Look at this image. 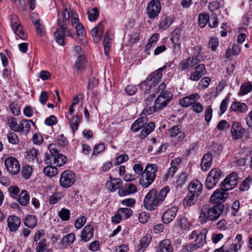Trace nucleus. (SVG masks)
Segmentation results:
<instances>
[{
  "instance_id": "nucleus-54",
  "label": "nucleus",
  "mask_w": 252,
  "mask_h": 252,
  "mask_svg": "<svg viewBox=\"0 0 252 252\" xmlns=\"http://www.w3.org/2000/svg\"><path fill=\"white\" fill-rule=\"evenodd\" d=\"M7 138L9 143L12 144H16L19 142V138L14 132H10L7 134Z\"/></svg>"
},
{
  "instance_id": "nucleus-43",
  "label": "nucleus",
  "mask_w": 252,
  "mask_h": 252,
  "mask_svg": "<svg viewBox=\"0 0 252 252\" xmlns=\"http://www.w3.org/2000/svg\"><path fill=\"white\" fill-rule=\"evenodd\" d=\"M159 37V35L158 33H154L151 37L150 39L148 41V42L145 47V51H148L150 48L155 46L158 38Z\"/></svg>"
},
{
  "instance_id": "nucleus-47",
  "label": "nucleus",
  "mask_w": 252,
  "mask_h": 252,
  "mask_svg": "<svg viewBox=\"0 0 252 252\" xmlns=\"http://www.w3.org/2000/svg\"><path fill=\"white\" fill-rule=\"evenodd\" d=\"M10 128L14 131H19V124H18L16 119L14 117H10L8 120Z\"/></svg>"
},
{
  "instance_id": "nucleus-53",
  "label": "nucleus",
  "mask_w": 252,
  "mask_h": 252,
  "mask_svg": "<svg viewBox=\"0 0 252 252\" xmlns=\"http://www.w3.org/2000/svg\"><path fill=\"white\" fill-rule=\"evenodd\" d=\"M32 167L30 165H25L22 169V173L23 176L26 178H29L32 173Z\"/></svg>"
},
{
  "instance_id": "nucleus-18",
  "label": "nucleus",
  "mask_w": 252,
  "mask_h": 252,
  "mask_svg": "<svg viewBox=\"0 0 252 252\" xmlns=\"http://www.w3.org/2000/svg\"><path fill=\"white\" fill-rule=\"evenodd\" d=\"M200 98V97L197 93L193 94L181 99L179 101V103L183 107H188L191 105L194 101L199 99Z\"/></svg>"
},
{
  "instance_id": "nucleus-23",
  "label": "nucleus",
  "mask_w": 252,
  "mask_h": 252,
  "mask_svg": "<svg viewBox=\"0 0 252 252\" xmlns=\"http://www.w3.org/2000/svg\"><path fill=\"white\" fill-rule=\"evenodd\" d=\"M94 235V228L90 224H87L83 229L81 234V238L84 242L89 241Z\"/></svg>"
},
{
  "instance_id": "nucleus-10",
  "label": "nucleus",
  "mask_w": 252,
  "mask_h": 252,
  "mask_svg": "<svg viewBox=\"0 0 252 252\" xmlns=\"http://www.w3.org/2000/svg\"><path fill=\"white\" fill-rule=\"evenodd\" d=\"M11 26L15 33L20 38L24 40L27 38V35L24 32L23 27L19 23V19L17 16L13 15L11 17Z\"/></svg>"
},
{
  "instance_id": "nucleus-29",
  "label": "nucleus",
  "mask_w": 252,
  "mask_h": 252,
  "mask_svg": "<svg viewBox=\"0 0 252 252\" xmlns=\"http://www.w3.org/2000/svg\"><path fill=\"white\" fill-rule=\"evenodd\" d=\"M152 236L150 234H147L140 240L137 246V251L143 252L151 242Z\"/></svg>"
},
{
  "instance_id": "nucleus-63",
  "label": "nucleus",
  "mask_w": 252,
  "mask_h": 252,
  "mask_svg": "<svg viewBox=\"0 0 252 252\" xmlns=\"http://www.w3.org/2000/svg\"><path fill=\"white\" fill-rule=\"evenodd\" d=\"M198 249L193 244H189L183 247L182 252H192L197 250Z\"/></svg>"
},
{
  "instance_id": "nucleus-48",
  "label": "nucleus",
  "mask_w": 252,
  "mask_h": 252,
  "mask_svg": "<svg viewBox=\"0 0 252 252\" xmlns=\"http://www.w3.org/2000/svg\"><path fill=\"white\" fill-rule=\"evenodd\" d=\"M119 213H120L122 217L127 219L132 215V211L130 208H120L119 210Z\"/></svg>"
},
{
  "instance_id": "nucleus-41",
  "label": "nucleus",
  "mask_w": 252,
  "mask_h": 252,
  "mask_svg": "<svg viewBox=\"0 0 252 252\" xmlns=\"http://www.w3.org/2000/svg\"><path fill=\"white\" fill-rule=\"evenodd\" d=\"M252 90V85L250 82L243 83L240 87L239 95H244L250 93Z\"/></svg>"
},
{
  "instance_id": "nucleus-49",
  "label": "nucleus",
  "mask_w": 252,
  "mask_h": 252,
  "mask_svg": "<svg viewBox=\"0 0 252 252\" xmlns=\"http://www.w3.org/2000/svg\"><path fill=\"white\" fill-rule=\"evenodd\" d=\"M99 15L98 10L97 8H93L91 11H88L89 19L91 21H95Z\"/></svg>"
},
{
  "instance_id": "nucleus-59",
  "label": "nucleus",
  "mask_w": 252,
  "mask_h": 252,
  "mask_svg": "<svg viewBox=\"0 0 252 252\" xmlns=\"http://www.w3.org/2000/svg\"><path fill=\"white\" fill-rule=\"evenodd\" d=\"M63 197V194L61 192H56L53 194L50 199V203L51 204L57 203Z\"/></svg>"
},
{
  "instance_id": "nucleus-19",
  "label": "nucleus",
  "mask_w": 252,
  "mask_h": 252,
  "mask_svg": "<svg viewBox=\"0 0 252 252\" xmlns=\"http://www.w3.org/2000/svg\"><path fill=\"white\" fill-rule=\"evenodd\" d=\"M189 192L199 196L202 192V184L198 180L191 181L188 186Z\"/></svg>"
},
{
  "instance_id": "nucleus-27",
  "label": "nucleus",
  "mask_w": 252,
  "mask_h": 252,
  "mask_svg": "<svg viewBox=\"0 0 252 252\" xmlns=\"http://www.w3.org/2000/svg\"><path fill=\"white\" fill-rule=\"evenodd\" d=\"M123 185V182L121 179L119 178H115L113 180L108 181L106 186L111 191H115L117 189H121Z\"/></svg>"
},
{
  "instance_id": "nucleus-51",
  "label": "nucleus",
  "mask_w": 252,
  "mask_h": 252,
  "mask_svg": "<svg viewBox=\"0 0 252 252\" xmlns=\"http://www.w3.org/2000/svg\"><path fill=\"white\" fill-rule=\"evenodd\" d=\"M179 225L183 229L187 230L189 228L190 224L187 218L183 217L179 220Z\"/></svg>"
},
{
  "instance_id": "nucleus-25",
  "label": "nucleus",
  "mask_w": 252,
  "mask_h": 252,
  "mask_svg": "<svg viewBox=\"0 0 252 252\" xmlns=\"http://www.w3.org/2000/svg\"><path fill=\"white\" fill-rule=\"evenodd\" d=\"M197 195L189 192L183 200V204L184 207H189L194 205L198 200Z\"/></svg>"
},
{
  "instance_id": "nucleus-14",
  "label": "nucleus",
  "mask_w": 252,
  "mask_h": 252,
  "mask_svg": "<svg viewBox=\"0 0 252 252\" xmlns=\"http://www.w3.org/2000/svg\"><path fill=\"white\" fill-rule=\"evenodd\" d=\"M47 164H52L58 166H62L66 162V158L62 154H57L56 155H51L50 157L46 155V159H45Z\"/></svg>"
},
{
  "instance_id": "nucleus-39",
  "label": "nucleus",
  "mask_w": 252,
  "mask_h": 252,
  "mask_svg": "<svg viewBox=\"0 0 252 252\" xmlns=\"http://www.w3.org/2000/svg\"><path fill=\"white\" fill-rule=\"evenodd\" d=\"M31 121L27 120H23L21 121L19 124V132H23L28 133L31 129Z\"/></svg>"
},
{
  "instance_id": "nucleus-44",
  "label": "nucleus",
  "mask_w": 252,
  "mask_h": 252,
  "mask_svg": "<svg viewBox=\"0 0 252 252\" xmlns=\"http://www.w3.org/2000/svg\"><path fill=\"white\" fill-rule=\"evenodd\" d=\"M58 170L55 166H47L44 168L43 172L44 174L48 177H53L56 175Z\"/></svg>"
},
{
  "instance_id": "nucleus-13",
  "label": "nucleus",
  "mask_w": 252,
  "mask_h": 252,
  "mask_svg": "<svg viewBox=\"0 0 252 252\" xmlns=\"http://www.w3.org/2000/svg\"><path fill=\"white\" fill-rule=\"evenodd\" d=\"M227 190L221 188L220 189L216 190L210 197V201L214 204H221L224 202L227 197L228 193Z\"/></svg>"
},
{
  "instance_id": "nucleus-2",
  "label": "nucleus",
  "mask_w": 252,
  "mask_h": 252,
  "mask_svg": "<svg viewBox=\"0 0 252 252\" xmlns=\"http://www.w3.org/2000/svg\"><path fill=\"white\" fill-rule=\"evenodd\" d=\"M222 205H216L211 207L209 204L203 205L199 208L198 220L201 224L206 223L209 221H215L223 212Z\"/></svg>"
},
{
  "instance_id": "nucleus-22",
  "label": "nucleus",
  "mask_w": 252,
  "mask_h": 252,
  "mask_svg": "<svg viewBox=\"0 0 252 252\" xmlns=\"http://www.w3.org/2000/svg\"><path fill=\"white\" fill-rule=\"evenodd\" d=\"M199 61L196 58H189L183 61L180 64L182 70H187L193 67L198 63Z\"/></svg>"
},
{
  "instance_id": "nucleus-11",
  "label": "nucleus",
  "mask_w": 252,
  "mask_h": 252,
  "mask_svg": "<svg viewBox=\"0 0 252 252\" xmlns=\"http://www.w3.org/2000/svg\"><path fill=\"white\" fill-rule=\"evenodd\" d=\"M5 165L7 171L12 175L17 174L20 170V165L18 160L12 157L5 160Z\"/></svg>"
},
{
  "instance_id": "nucleus-4",
  "label": "nucleus",
  "mask_w": 252,
  "mask_h": 252,
  "mask_svg": "<svg viewBox=\"0 0 252 252\" xmlns=\"http://www.w3.org/2000/svg\"><path fill=\"white\" fill-rule=\"evenodd\" d=\"M157 171L158 168L156 164L147 165L140 179L139 184L144 188L148 187L155 179Z\"/></svg>"
},
{
  "instance_id": "nucleus-28",
  "label": "nucleus",
  "mask_w": 252,
  "mask_h": 252,
  "mask_svg": "<svg viewBox=\"0 0 252 252\" xmlns=\"http://www.w3.org/2000/svg\"><path fill=\"white\" fill-rule=\"evenodd\" d=\"M148 120L146 117H142L136 120L131 125V129L134 132H137L143 127L147 124Z\"/></svg>"
},
{
  "instance_id": "nucleus-8",
  "label": "nucleus",
  "mask_w": 252,
  "mask_h": 252,
  "mask_svg": "<svg viewBox=\"0 0 252 252\" xmlns=\"http://www.w3.org/2000/svg\"><path fill=\"white\" fill-rule=\"evenodd\" d=\"M172 94L169 91H165L164 93L160 94L155 101V105L157 110H160L165 107L170 101Z\"/></svg>"
},
{
  "instance_id": "nucleus-1",
  "label": "nucleus",
  "mask_w": 252,
  "mask_h": 252,
  "mask_svg": "<svg viewBox=\"0 0 252 252\" xmlns=\"http://www.w3.org/2000/svg\"><path fill=\"white\" fill-rule=\"evenodd\" d=\"M169 187H165L158 192L155 189L150 190L145 196L143 205L148 211L155 210L165 199L167 193L169 191Z\"/></svg>"
},
{
  "instance_id": "nucleus-5",
  "label": "nucleus",
  "mask_w": 252,
  "mask_h": 252,
  "mask_svg": "<svg viewBox=\"0 0 252 252\" xmlns=\"http://www.w3.org/2000/svg\"><path fill=\"white\" fill-rule=\"evenodd\" d=\"M173 65V63L172 62L167 63L162 67L152 73L149 77L147 78L144 82L141 84V87L144 88V87L147 86L152 88L153 87H155L156 85L159 82L162 77V71L167 68H171Z\"/></svg>"
},
{
  "instance_id": "nucleus-62",
  "label": "nucleus",
  "mask_w": 252,
  "mask_h": 252,
  "mask_svg": "<svg viewBox=\"0 0 252 252\" xmlns=\"http://www.w3.org/2000/svg\"><path fill=\"white\" fill-rule=\"evenodd\" d=\"M128 159V157L126 154L122 155L117 158L114 164L115 165H118L125 161H126Z\"/></svg>"
},
{
  "instance_id": "nucleus-38",
  "label": "nucleus",
  "mask_w": 252,
  "mask_h": 252,
  "mask_svg": "<svg viewBox=\"0 0 252 252\" xmlns=\"http://www.w3.org/2000/svg\"><path fill=\"white\" fill-rule=\"evenodd\" d=\"M111 40L112 39L110 37L109 32H107L105 35V37L103 41L104 52L106 56H108L110 48V42Z\"/></svg>"
},
{
  "instance_id": "nucleus-55",
  "label": "nucleus",
  "mask_w": 252,
  "mask_h": 252,
  "mask_svg": "<svg viewBox=\"0 0 252 252\" xmlns=\"http://www.w3.org/2000/svg\"><path fill=\"white\" fill-rule=\"evenodd\" d=\"M218 183V182L216 180H213L207 176L206 179L205 185L206 188L209 189H213Z\"/></svg>"
},
{
  "instance_id": "nucleus-36",
  "label": "nucleus",
  "mask_w": 252,
  "mask_h": 252,
  "mask_svg": "<svg viewBox=\"0 0 252 252\" xmlns=\"http://www.w3.org/2000/svg\"><path fill=\"white\" fill-rule=\"evenodd\" d=\"M85 57L84 55H80L74 64V68L77 71L83 69L85 67Z\"/></svg>"
},
{
  "instance_id": "nucleus-6",
  "label": "nucleus",
  "mask_w": 252,
  "mask_h": 252,
  "mask_svg": "<svg viewBox=\"0 0 252 252\" xmlns=\"http://www.w3.org/2000/svg\"><path fill=\"white\" fill-rule=\"evenodd\" d=\"M75 180V174L70 170H66L61 174L60 184L63 188H67L73 184Z\"/></svg>"
},
{
  "instance_id": "nucleus-60",
  "label": "nucleus",
  "mask_w": 252,
  "mask_h": 252,
  "mask_svg": "<svg viewBox=\"0 0 252 252\" xmlns=\"http://www.w3.org/2000/svg\"><path fill=\"white\" fill-rule=\"evenodd\" d=\"M86 218L83 216L78 219L75 222L74 225L76 229H80L86 223Z\"/></svg>"
},
{
  "instance_id": "nucleus-34",
  "label": "nucleus",
  "mask_w": 252,
  "mask_h": 252,
  "mask_svg": "<svg viewBox=\"0 0 252 252\" xmlns=\"http://www.w3.org/2000/svg\"><path fill=\"white\" fill-rule=\"evenodd\" d=\"M18 201L23 206H26L28 204L30 201V196L26 190L22 191L18 197Z\"/></svg>"
},
{
  "instance_id": "nucleus-61",
  "label": "nucleus",
  "mask_w": 252,
  "mask_h": 252,
  "mask_svg": "<svg viewBox=\"0 0 252 252\" xmlns=\"http://www.w3.org/2000/svg\"><path fill=\"white\" fill-rule=\"evenodd\" d=\"M209 47L211 50L214 51L216 50L217 47L219 45V40L217 38L212 37L211 38L209 42Z\"/></svg>"
},
{
  "instance_id": "nucleus-32",
  "label": "nucleus",
  "mask_w": 252,
  "mask_h": 252,
  "mask_svg": "<svg viewBox=\"0 0 252 252\" xmlns=\"http://www.w3.org/2000/svg\"><path fill=\"white\" fill-rule=\"evenodd\" d=\"M168 133L171 137H175L180 134L179 138L183 139L185 136V133L182 131L181 126L179 125L174 126L172 127L169 130Z\"/></svg>"
},
{
  "instance_id": "nucleus-58",
  "label": "nucleus",
  "mask_w": 252,
  "mask_h": 252,
  "mask_svg": "<svg viewBox=\"0 0 252 252\" xmlns=\"http://www.w3.org/2000/svg\"><path fill=\"white\" fill-rule=\"evenodd\" d=\"M191 106L192 110L196 113H200L203 110V105L197 101H194Z\"/></svg>"
},
{
  "instance_id": "nucleus-33",
  "label": "nucleus",
  "mask_w": 252,
  "mask_h": 252,
  "mask_svg": "<svg viewBox=\"0 0 252 252\" xmlns=\"http://www.w3.org/2000/svg\"><path fill=\"white\" fill-rule=\"evenodd\" d=\"M155 125L154 123H149L147 125L144 126V128L140 134V138L143 139L147 136L155 128Z\"/></svg>"
},
{
  "instance_id": "nucleus-24",
  "label": "nucleus",
  "mask_w": 252,
  "mask_h": 252,
  "mask_svg": "<svg viewBox=\"0 0 252 252\" xmlns=\"http://www.w3.org/2000/svg\"><path fill=\"white\" fill-rule=\"evenodd\" d=\"M230 110L237 113H244L246 112L248 108L247 105L243 102H233L230 108Z\"/></svg>"
},
{
  "instance_id": "nucleus-57",
  "label": "nucleus",
  "mask_w": 252,
  "mask_h": 252,
  "mask_svg": "<svg viewBox=\"0 0 252 252\" xmlns=\"http://www.w3.org/2000/svg\"><path fill=\"white\" fill-rule=\"evenodd\" d=\"M35 26L37 32L40 36H43L45 33L44 27L41 25L39 21L37 20L33 23Z\"/></svg>"
},
{
  "instance_id": "nucleus-3",
  "label": "nucleus",
  "mask_w": 252,
  "mask_h": 252,
  "mask_svg": "<svg viewBox=\"0 0 252 252\" xmlns=\"http://www.w3.org/2000/svg\"><path fill=\"white\" fill-rule=\"evenodd\" d=\"M63 9L62 13L58 11V25L60 27L54 33V37L56 42L60 45L64 44V34L63 32L66 31V23L65 20L68 21L70 17V12L68 11L66 6L63 5Z\"/></svg>"
},
{
  "instance_id": "nucleus-17",
  "label": "nucleus",
  "mask_w": 252,
  "mask_h": 252,
  "mask_svg": "<svg viewBox=\"0 0 252 252\" xmlns=\"http://www.w3.org/2000/svg\"><path fill=\"white\" fill-rule=\"evenodd\" d=\"M104 22H100L97 26L94 28L91 31V34L94 38L95 42L98 43L100 41L101 36L103 32L104 28Z\"/></svg>"
},
{
  "instance_id": "nucleus-20",
  "label": "nucleus",
  "mask_w": 252,
  "mask_h": 252,
  "mask_svg": "<svg viewBox=\"0 0 252 252\" xmlns=\"http://www.w3.org/2000/svg\"><path fill=\"white\" fill-rule=\"evenodd\" d=\"M8 226L11 231H16L21 224L20 219L16 216H10L7 219Z\"/></svg>"
},
{
  "instance_id": "nucleus-12",
  "label": "nucleus",
  "mask_w": 252,
  "mask_h": 252,
  "mask_svg": "<svg viewBox=\"0 0 252 252\" xmlns=\"http://www.w3.org/2000/svg\"><path fill=\"white\" fill-rule=\"evenodd\" d=\"M160 10L161 5L158 0L150 1L147 7L148 15L151 19L156 17L159 14Z\"/></svg>"
},
{
  "instance_id": "nucleus-15",
  "label": "nucleus",
  "mask_w": 252,
  "mask_h": 252,
  "mask_svg": "<svg viewBox=\"0 0 252 252\" xmlns=\"http://www.w3.org/2000/svg\"><path fill=\"white\" fill-rule=\"evenodd\" d=\"M245 132L244 128L242 127L241 125L238 123H234L231 128V133L232 138L234 139L237 140L241 139Z\"/></svg>"
},
{
  "instance_id": "nucleus-45",
  "label": "nucleus",
  "mask_w": 252,
  "mask_h": 252,
  "mask_svg": "<svg viewBox=\"0 0 252 252\" xmlns=\"http://www.w3.org/2000/svg\"><path fill=\"white\" fill-rule=\"evenodd\" d=\"M221 175V171L217 168L212 169L208 175V177L219 182Z\"/></svg>"
},
{
  "instance_id": "nucleus-37",
  "label": "nucleus",
  "mask_w": 252,
  "mask_h": 252,
  "mask_svg": "<svg viewBox=\"0 0 252 252\" xmlns=\"http://www.w3.org/2000/svg\"><path fill=\"white\" fill-rule=\"evenodd\" d=\"M75 240V234L73 233H69L64 236L62 239V244L65 247L72 244Z\"/></svg>"
},
{
  "instance_id": "nucleus-21",
  "label": "nucleus",
  "mask_w": 252,
  "mask_h": 252,
  "mask_svg": "<svg viewBox=\"0 0 252 252\" xmlns=\"http://www.w3.org/2000/svg\"><path fill=\"white\" fill-rule=\"evenodd\" d=\"M213 156L212 153L209 152L204 155L202 158L201 167L203 171H207L212 164Z\"/></svg>"
},
{
  "instance_id": "nucleus-56",
  "label": "nucleus",
  "mask_w": 252,
  "mask_h": 252,
  "mask_svg": "<svg viewBox=\"0 0 252 252\" xmlns=\"http://www.w3.org/2000/svg\"><path fill=\"white\" fill-rule=\"evenodd\" d=\"M105 149V147L104 144L99 143L98 145H95L93 152V155H97L99 153L104 151Z\"/></svg>"
},
{
  "instance_id": "nucleus-40",
  "label": "nucleus",
  "mask_w": 252,
  "mask_h": 252,
  "mask_svg": "<svg viewBox=\"0 0 252 252\" xmlns=\"http://www.w3.org/2000/svg\"><path fill=\"white\" fill-rule=\"evenodd\" d=\"M173 22L172 18L165 16L161 18L159 27L163 30H166L170 27Z\"/></svg>"
},
{
  "instance_id": "nucleus-52",
  "label": "nucleus",
  "mask_w": 252,
  "mask_h": 252,
  "mask_svg": "<svg viewBox=\"0 0 252 252\" xmlns=\"http://www.w3.org/2000/svg\"><path fill=\"white\" fill-rule=\"evenodd\" d=\"M252 183V178H247L243 181L240 186V189L242 191L247 190L250 187V185Z\"/></svg>"
},
{
  "instance_id": "nucleus-46",
  "label": "nucleus",
  "mask_w": 252,
  "mask_h": 252,
  "mask_svg": "<svg viewBox=\"0 0 252 252\" xmlns=\"http://www.w3.org/2000/svg\"><path fill=\"white\" fill-rule=\"evenodd\" d=\"M80 123V118L78 116H74L70 120V126L73 132L77 129Z\"/></svg>"
},
{
  "instance_id": "nucleus-7",
  "label": "nucleus",
  "mask_w": 252,
  "mask_h": 252,
  "mask_svg": "<svg viewBox=\"0 0 252 252\" xmlns=\"http://www.w3.org/2000/svg\"><path fill=\"white\" fill-rule=\"evenodd\" d=\"M207 230L204 229L201 231L194 230L189 235V239H193L195 238V244L194 245L197 249L202 247L206 243Z\"/></svg>"
},
{
  "instance_id": "nucleus-31",
  "label": "nucleus",
  "mask_w": 252,
  "mask_h": 252,
  "mask_svg": "<svg viewBox=\"0 0 252 252\" xmlns=\"http://www.w3.org/2000/svg\"><path fill=\"white\" fill-rule=\"evenodd\" d=\"M39 154L37 150L35 148H31L27 151L26 157L30 161L36 160L37 162H39Z\"/></svg>"
},
{
  "instance_id": "nucleus-50",
  "label": "nucleus",
  "mask_w": 252,
  "mask_h": 252,
  "mask_svg": "<svg viewBox=\"0 0 252 252\" xmlns=\"http://www.w3.org/2000/svg\"><path fill=\"white\" fill-rule=\"evenodd\" d=\"M59 216L62 220H68L70 218V211L68 209L63 208L59 212Z\"/></svg>"
},
{
  "instance_id": "nucleus-9",
  "label": "nucleus",
  "mask_w": 252,
  "mask_h": 252,
  "mask_svg": "<svg viewBox=\"0 0 252 252\" xmlns=\"http://www.w3.org/2000/svg\"><path fill=\"white\" fill-rule=\"evenodd\" d=\"M238 177L235 172L228 175L221 184L222 188L225 190H229L234 189L238 184Z\"/></svg>"
},
{
  "instance_id": "nucleus-42",
  "label": "nucleus",
  "mask_w": 252,
  "mask_h": 252,
  "mask_svg": "<svg viewBox=\"0 0 252 252\" xmlns=\"http://www.w3.org/2000/svg\"><path fill=\"white\" fill-rule=\"evenodd\" d=\"M209 15L207 13H202L198 15V24L200 27L204 28L209 22Z\"/></svg>"
},
{
  "instance_id": "nucleus-35",
  "label": "nucleus",
  "mask_w": 252,
  "mask_h": 252,
  "mask_svg": "<svg viewBox=\"0 0 252 252\" xmlns=\"http://www.w3.org/2000/svg\"><path fill=\"white\" fill-rule=\"evenodd\" d=\"M37 220L34 215H28L25 219V224L31 228H34L37 225Z\"/></svg>"
},
{
  "instance_id": "nucleus-16",
  "label": "nucleus",
  "mask_w": 252,
  "mask_h": 252,
  "mask_svg": "<svg viewBox=\"0 0 252 252\" xmlns=\"http://www.w3.org/2000/svg\"><path fill=\"white\" fill-rule=\"evenodd\" d=\"M178 212V208L175 207H172L167 209L163 213L162 219L164 223H169L175 218Z\"/></svg>"
},
{
  "instance_id": "nucleus-64",
  "label": "nucleus",
  "mask_w": 252,
  "mask_h": 252,
  "mask_svg": "<svg viewBox=\"0 0 252 252\" xmlns=\"http://www.w3.org/2000/svg\"><path fill=\"white\" fill-rule=\"evenodd\" d=\"M47 245L45 243V240H41L38 243L36 248V252H43L46 249Z\"/></svg>"
},
{
  "instance_id": "nucleus-26",
  "label": "nucleus",
  "mask_w": 252,
  "mask_h": 252,
  "mask_svg": "<svg viewBox=\"0 0 252 252\" xmlns=\"http://www.w3.org/2000/svg\"><path fill=\"white\" fill-rule=\"evenodd\" d=\"M172 252L173 247L169 240L164 239L160 242L158 248V252Z\"/></svg>"
},
{
  "instance_id": "nucleus-30",
  "label": "nucleus",
  "mask_w": 252,
  "mask_h": 252,
  "mask_svg": "<svg viewBox=\"0 0 252 252\" xmlns=\"http://www.w3.org/2000/svg\"><path fill=\"white\" fill-rule=\"evenodd\" d=\"M137 188L133 184H129L126 189L122 188L118 191V194L120 196H125L137 192Z\"/></svg>"
}]
</instances>
